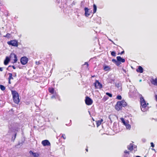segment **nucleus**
<instances>
[{
  "label": "nucleus",
  "instance_id": "obj_53",
  "mask_svg": "<svg viewBox=\"0 0 157 157\" xmlns=\"http://www.w3.org/2000/svg\"><path fill=\"white\" fill-rule=\"evenodd\" d=\"M6 16H9V13H7L6 14Z\"/></svg>",
  "mask_w": 157,
  "mask_h": 157
},
{
  "label": "nucleus",
  "instance_id": "obj_16",
  "mask_svg": "<svg viewBox=\"0 0 157 157\" xmlns=\"http://www.w3.org/2000/svg\"><path fill=\"white\" fill-rule=\"evenodd\" d=\"M13 99L14 102L17 104H18L20 101L19 98V96L17 97H16L15 98H13Z\"/></svg>",
  "mask_w": 157,
  "mask_h": 157
},
{
  "label": "nucleus",
  "instance_id": "obj_51",
  "mask_svg": "<svg viewBox=\"0 0 157 157\" xmlns=\"http://www.w3.org/2000/svg\"><path fill=\"white\" fill-rule=\"evenodd\" d=\"M8 83L9 84H11V82H10V80L8 79Z\"/></svg>",
  "mask_w": 157,
  "mask_h": 157
},
{
  "label": "nucleus",
  "instance_id": "obj_29",
  "mask_svg": "<svg viewBox=\"0 0 157 157\" xmlns=\"http://www.w3.org/2000/svg\"><path fill=\"white\" fill-rule=\"evenodd\" d=\"M10 35L11 34L10 33H7L6 35L4 36H3L9 38H10Z\"/></svg>",
  "mask_w": 157,
  "mask_h": 157
},
{
  "label": "nucleus",
  "instance_id": "obj_12",
  "mask_svg": "<svg viewBox=\"0 0 157 157\" xmlns=\"http://www.w3.org/2000/svg\"><path fill=\"white\" fill-rule=\"evenodd\" d=\"M25 141V138L24 137H22L21 139V142H19L16 145V146L18 147L19 146H21L23 145Z\"/></svg>",
  "mask_w": 157,
  "mask_h": 157
},
{
  "label": "nucleus",
  "instance_id": "obj_22",
  "mask_svg": "<svg viewBox=\"0 0 157 157\" xmlns=\"http://www.w3.org/2000/svg\"><path fill=\"white\" fill-rule=\"evenodd\" d=\"M93 13H95L97 10V6L94 4H93Z\"/></svg>",
  "mask_w": 157,
  "mask_h": 157
},
{
  "label": "nucleus",
  "instance_id": "obj_7",
  "mask_svg": "<svg viewBox=\"0 0 157 157\" xmlns=\"http://www.w3.org/2000/svg\"><path fill=\"white\" fill-rule=\"evenodd\" d=\"M85 102L86 105H89L92 104L93 101L90 97L86 96L85 98Z\"/></svg>",
  "mask_w": 157,
  "mask_h": 157
},
{
  "label": "nucleus",
  "instance_id": "obj_50",
  "mask_svg": "<svg viewBox=\"0 0 157 157\" xmlns=\"http://www.w3.org/2000/svg\"><path fill=\"white\" fill-rule=\"evenodd\" d=\"M85 64L87 65V66H88L89 65V64L87 62H86L85 63Z\"/></svg>",
  "mask_w": 157,
  "mask_h": 157
},
{
  "label": "nucleus",
  "instance_id": "obj_32",
  "mask_svg": "<svg viewBox=\"0 0 157 157\" xmlns=\"http://www.w3.org/2000/svg\"><path fill=\"white\" fill-rule=\"evenodd\" d=\"M106 95H107L109 97H112V94L111 93H109V92H106L105 93Z\"/></svg>",
  "mask_w": 157,
  "mask_h": 157
},
{
  "label": "nucleus",
  "instance_id": "obj_34",
  "mask_svg": "<svg viewBox=\"0 0 157 157\" xmlns=\"http://www.w3.org/2000/svg\"><path fill=\"white\" fill-rule=\"evenodd\" d=\"M127 129H130L131 128V126L130 124H128L126 126H125Z\"/></svg>",
  "mask_w": 157,
  "mask_h": 157
},
{
  "label": "nucleus",
  "instance_id": "obj_11",
  "mask_svg": "<svg viewBox=\"0 0 157 157\" xmlns=\"http://www.w3.org/2000/svg\"><path fill=\"white\" fill-rule=\"evenodd\" d=\"M11 93L13 96V98H16L19 96V95L18 92L15 90H12Z\"/></svg>",
  "mask_w": 157,
  "mask_h": 157
},
{
  "label": "nucleus",
  "instance_id": "obj_48",
  "mask_svg": "<svg viewBox=\"0 0 157 157\" xmlns=\"http://www.w3.org/2000/svg\"><path fill=\"white\" fill-rule=\"evenodd\" d=\"M3 71V68L0 67V71Z\"/></svg>",
  "mask_w": 157,
  "mask_h": 157
},
{
  "label": "nucleus",
  "instance_id": "obj_58",
  "mask_svg": "<svg viewBox=\"0 0 157 157\" xmlns=\"http://www.w3.org/2000/svg\"><path fill=\"white\" fill-rule=\"evenodd\" d=\"M9 67H8L7 68H6V70H9Z\"/></svg>",
  "mask_w": 157,
  "mask_h": 157
},
{
  "label": "nucleus",
  "instance_id": "obj_2",
  "mask_svg": "<svg viewBox=\"0 0 157 157\" xmlns=\"http://www.w3.org/2000/svg\"><path fill=\"white\" fill-rule=\"evenodd\" d=\"M17 130L14 128H9V129L8 131V133L10 132H13V135H12L11 138V141L13 142H14V140L16 137L17 134Z\"/></svg>",
  "mask_w": 157,
  "mask_h": 157
},
{
  "label": "nucleus",
  "instance_id": "obj_1",
  "mask_svg": "<svg viewBox=\"0 0 157 157\" xmlns=\"http://www.w3.org/2000/svg\"><path fill=\"white\" fill-rule=\"evenodd\" d=\"M14 57V59H13V62H12V63H16L17 61V57L16 54L14 53H11L9 56H6L4 61V64L5 65H7L9 62L10 61L11 58H13V57Z\"/></svg>",
  "mask_w": 157,
  "mask_h": 157
},
{
  "label": "nucleus",
  "instance_id": "obj_49",
  "mask_svg": "<svg viewBox=\"0 0 157 157\" xmlns=\"http://www.w3.org/2000/svg\"><path fill=\"white\" fill-rule=\"evenodd\" d=\"M100 122L101 123V122L103 121V120L102 119H101V120H99Z\"/></svg>",
  "mask_w": 157,
  "mask_h": 157
},
{
  "label": "nucleus",
  "instance_id": "obj_47",
  "mask_svg": "<svg viewBox=\"0 0 157 157\" xmlns=\"http://www.w3.org/2000/svg\"><path fill=\"white\" fill-rule=\"evenodd\" d=\"M12 67L14 69H16V67L14 65L12 66Z\"/></svg>",
  "mask_w": 157,
  "mask_h": 157
},
{
  "label": "nucleus",
  "instance_id": "obj_9",
  "mask_svg": "<svg viewBox=\"0 0 157 157\" xmlns=\"http://www.w3.org/2000/svg\"><path fill=\"white\" fill-rule=\"evenodd\" d=\"M116 59L117 60L118 66H119L122 63H124L125 61L124 58H123L120 56H117Z\"/></svg>",
  "mask_w": 157,
  "mask_h": 157
},
{
  "label": "nucleus",
  "instance_id": "obj_41",
  "mask_svg": "<svg viewBox=\"0 0 157 157\" xmlns=\"http://www.w3.org/2000/svg\"><path fill=\"white\" fill-rule=\"evenodd\" d=\"M124 50H123L121 52L118 53V55H119V54H120V55H121L124 54Z\"/></svg>",
  "mask_w": 157,
  "mask_h": 157
},
{
  "label": "nucleus",
  "instance_id": "obj_55",
  "mask_svg": "<svg viewBox=\"0 0 157 157\" xmlns=\"http://www.w3.org/2000/svg\"><path fill=\"white\" fill-rule=\"evenodd\" d=\"M86 151H88V149L87 148H86Z\"/></svg>",
  "mask_w": 157,
  "mask_h": 157
},
{
  "label": "nucleus",
  "instance_id": "obj_63",
  "mask_svg": "<svg viewBox=\"0 0 157 157\" xmlns=\"http://www.w3.org/2000/svg\"><path fill=\"white\" fill-rule=\"evenodd\" d=\"M93 120L94 121V119L93 118Z\"/></svg>",
  "mask_w": 157,
  "mask_h": 157
},
{
  "label": "nucleus",
  "instance_id": "obj_20",
  "mask_svg": "<svg viewBox=\"0 0 157 157\" xmlns=\"http://www.w3.org/2000/svg\"><path fill=\"white\" fill-rule=\"evenodd\" d=\"M49 92L52 94H53L55 92V89L53 87H49L48 89Z\"/></svg>",
  "mask_w": 157,
  "mask_h": 157
},
{
  "label": "nucleus",
  "instance_id": "obj_15",
  "mask_svg": "<svg viewBox=\"0 0 157 157\" xmlns=\"http://www.w3.org/2000/svg\"><path fill=\"white\" fill-rule=\"evenodd\" d=\"M151 83L157 86V78H156L155 79L152 78L151 80Z\"/></svg>",
  "mask_w": 157,
  "mask_h": 157
},
{
  "label": "nucleus",
  "instance_id": "obj_19",
  "mask_svg": "<svg viewBox=\"0 0 157 157\" xmlns=\"http://www.w3.org/2000/svg\"><path fill=\"white\" fill-rule=\"evenodd\" d=\"M133 144H132L131 143L128 146L127 148L130 151H132L133 149Z\"/></svg>",
  "mask_w": 157,
  "mask_h": 157
},
{
  "label": "nucleus",
  "instance_id": "obj_17",
  "mask_svg": "<svg viewBox=\"0 0 157 157\" xmlns=\"http://www.w3.org/2000/svg\"><path fill=\"white\" fill-rule=\"evenodd\" d=\"M103 70L105 71H109L110 70V67L108 65H105L103 66Z\"/></svg>",
  "mask_w": 157,
  "mask_h": 157
},
{
  "label": "nucleus",
  "instance_id": "obj_25",
  "mask_svg": "<svg viewBox=\"0 0 157 157\" xmlns=\"http://www.w3.org/2000/svg\"><path fill=\"white\" fill-rule=\"evenodd\" d=\"M112 61L117 66H118V62L117 59H113L112 60Z\"/></svg>",
  "mask_w": 157,
  "mask_h": 157
},
{
  "label": "nucleus",
  "instance_id": "obj_4",
  "mask_svg": "<svg viewBox=\"0 0 157 157\" xmlns=\"http://www.w3.org/2000/svg\"><path fill=\"white\" fill-rule=\"evenodd\" d=\"M7 44L9 45L17 47L18 46V42L16 40H10L7 42Z\"/></svg>",
  "mask_w": 157,
  "mask_h": 157
},
{
  "label": "nucleus",
  "instance_id": "obj_62",
  "mask_svg": "<svg viewBox=\"0 0 157 157\" xmlns=\"http://www.w3.org/2000/svg\"><path fill=\"white\" fill-rule=\"evenodd\" d=\"M70 122L71 121V120H70Z\"/></svg>",
  "mask_w": 157,
  "mask_h": 157
},
{
  "label": "nucleus",
  "instance_id": "obj_31",
  "mask_svg": "<svg viewBox=\"0 0 157 157\" xmlns=\"http://www.w3.org/2000/svg\"><path fill=\"white\" fill-rule=\"evenodd\" d=\"M96 125L97 127L99 126L101 124V123L99 120L96 121Z\"/></svg>",
  "mask_w": 157,
  "mask_h": 157
},
{
  "label": "nucleus",
  "instance_id": "obj_21",
  "mask_svg": "<svg viewBox=\"0 0 157 157\" xmlns=\"http://www.w3.org/2000/svg\"><path fill=\"white\" fill-rule=\"evenodd\" d=\"M120 119L121 120L122 122L123 123V124L125 126H126L127 124H128V121H127V122H126L123 118L121 117L120 118Z\"/></svg>",
  "mask_w": 157,
  "mask_h": 157
},
{
  "label": "nucleus",
  "instance_id": "obj_35",
  "mask_svg": "<svg viewBox=\"0 0 157 157\" xmlns=\"http://www.w3.org/2000/svg\"><path fill=\"white\" fill-rule=\"evenodd\" d=\"M39 156V154L36 152H35L34 154L33 155V156L34 157H38Z\"/></svg>",
  "mask_w": 157,
  "mask_h": 157
},
{
  "label": "nucleus",
  "instance_id": "obj_52",
  "mask_svg": "<svg viewBox=\"0 0 157 157\" xmlns=\"http://www.w3.org/2000/svg\"><path fill=\"white\" fill-rule=\"evenodd\" d=\"M123 71L124 72H125V73H126V71L124 70V69H123Z\"/></svg>",
  "mask_w": 157,
  "mask_h": 157
},
{
  "label": "nucleus",
  "instance_id": "obj_45",
  "mask_svg": "<svg viewBox=\"0 0 157 157\" xmlns=\"http://www.w3.org/2000/svg\"><path fill=\"white\" fill-rule=\"evenodd\" d=\"M155 99L157 102V94H155Z\"/></svg>",
  "mask_w": 157,
  "mask_h": 157
},
{
  "label": "nucleus",
  "instance_id": "obj_61",
  "mask_svg": "<svg viewBox=\"0 0 157 157\" xmlns=\"http://www.w3.org/2000/svg\"><path fill=\"white\" fill-rule=\"evenodd\" d=\"M13 59H14V57H13V58H11V59H12L13 60Z\"/></svg>",
  "mask_w": 157,
  "mask_h": 157
},
{
  "label": "nucleus",
  "instance_id": "obj_44",
  "mask_svg": "<svg viewBox=\"0 0 157 157\" xmlns=\"http://www.w3.org/2000/svg\"><path fill=\"white\" fill-rule=\"evenodd\" d=\"M83 4H84V2L83 1H82L81 3V6H82L83 5Z\"/></svg>",
  "mask_w": 157,
  "mask_h": 157
},
{
  "label": "nucleus",
  "instance_id": "obj_56",
  "mask_svg": "<svg viewBox=\"0 0 157 157\" xmlns=\"http://www.w3.org/2000/svg\"><path fill=\"white\" fill-rule=\"evenodd\" d=\"M135 157H141L140 156L137 155V156H136Z\"/></svg>",
  "mask_w": 157,
  "mask_h": 157
},
{
  "label": "nucleus",
  "instance_id": "obj_24",
  "mask_svg": "<svg viewBox=\"0 0 157 157\" xmlns=\"http://www.w3.org/2000/svg\"><path fill=\"white\" fill-rule=\"evenodd\" d=\"M8 75H9V77L8 78V79L11 80V79H13V77L12 74V73H9Z\"/></svg>",
  "mask_w": 157,
  "mask_h": 157
},
{
  "label": "nucleus",
  "instance_id": "obj_8",
  "mask_svg": "<svg viewBox=\"0 0 157 157\" xmlns=\"http://www.w3.org/2000/svg\"><path fill=\"white\" fill-rule=\"evenodd\" d=\"M28 61V59L26 56H23L20 59V62L23 65H25Z\"/></svg>",
  "mask_w": 157,
  "mask_h": 157
},
{
  "label": "nucleus",
  "instance_id": "obj_60",
  "mask_svg": "<svg viewBox=\"0 0 157 157\" xmlns=\"http://www.w3.org/2000/svg\"><path fill=\"white\" fill-rule=\"evenodd\" d=\"M142 81V80L141 79H140L139 80V82H141Z\"/></svg>",
  "mask_w": 157,
  "mask_h": 157
},
{
  "label": "nucleus",
  "instance_id": "obj_5",
  "mask_svg": "<svg viewBox=\"0 0 157 157\" xmlns=\"http://www.w3.org/2000/svg\"><path fill=\"white\" fill-rule=\"evenodd\" d=\"M122 101H118L117 102L116 104L115 105V108L117 111H119L122 109Z\"/></svg>",
  "mask_w": 157,
  "mask_h": 157
},
{
  "label": "nucleus",
  "instance_id": "obj_57",
  "mask_svg": "<svg viewBox=\"0 0 157 157\" xmlns=\"http://www.w3.org/2000/svg\"><path fill=\"white\" fill-rule=\"evenodd\" d=\"M109 120H111V118H110V116H109Z\"/></svg>",
  "mask_w": 157,
  "mask_h": 157
},
{
  "label": "nucleus",
  "instance_id": "obj_3",
  "mask_svg": "<svg viewBox=\"0 0 157 157\" xmlns=\"http://www.w3.org/2000/svg\"><path fill=\"white\" fill-rule=\"evenodd\" d=\"M140 100L141 106L143 108H146L148 105V103H146L145 100L141 95H140Z\"/></svg>",
  "mask_w": 157,
  "mask_h": 157
},
{
  "label": "nucleus",
  "instance_id": "obj_6",
  "mask_svg": "<svg viewBox=\"0 0 157 157\" xmlns=\"http://www.w3.org/2000/svg\"><path fill=\"white\" fill-rule=\"evenodd\" d=\"M94 86L96 89H101L103 87L102 84L98 80L95 81L94 83Z\"/></svg>",
  "mask_w": 157,
  "mask_h": 157
},
{
  "label": "nucleus",
  "instance_id": "obj_42",
  "mask_svg": "<svg viewBox=\"0 0 157 157\" xmlns=\"http://www.w3.org/2000/svg\"><path fill=\"white\" fill-rule=\"evenodd\" d=\"M151 146L152 147H154L155 145H154V143L153 142H151Z\"/></svg>",
  "mask_w": 157,
  "mask_h": 157
},
{
  "label": "nucleus",
  "instance_id": "obj_26",
  "mask_svg": "<svg viewBox=\"0 0 157 157\" xmlns=\"http://www.w3.org/2000/svg\"><path fill=\"white\" fill-rule=\"evenodd\" d=\"M121 101H122V106L123 107H125L126 106H127V103L124 100H122Z\"/></svg>",
  "mask_w": 157,
  "mask_h": 157
},
{
  "label": "nucleus",
  "instance_id": "obj_27",
  "mask_svg": "<svg viewBox=\"0 0 157 157\" xmlns=\"http://www.w3.org/2000/svg\"><path fill=\"white\" fill-rule=\"evenodd\" d=\"M109 99V97L107 96H104L102 100L103 102H105Z\"/></svg>",
  "mask_w": 157,
  "mask_h": 157
},
{
  "label": "nucleus",
  "instance_id": "obj_38",
  "mask_svg": "<svg viewBox=\"0 0 157 157\" xmlns=\"http://www.w3.org/2000/svg\"><path fill=\"white\" fill-rule=\"evenodd\" d=\"M12 74L13 77H16L17 76V73L16 72H13Z\"/></svg>",
  "mask_w": 157,
  "mask_h": 157
},
{
  "label": "nucleus",
  "instance_id": "obj_54",
  "mask_svg": "<svg viewBox=\"0 0 157 157\" xmlns=\"http://www.w3.org/2000/svg\"><path fill=\"white\" fill-rule=\"evenodd\" d=\"M141 110L143 112L144 111H145V109H143V110H142V109L141 108Z\"/></svg>",
  "mask_w": 157,
  "mask_h": 157
},
{
  "label": "nucleus",
  "instance_id": "obj_46",
  "mask_svg": "<svg viewBox=\"0 0 157 157\" xmlns=\"http://www.w3.org/2000/svg\"><path fill=\"white\" fill-rule=\"evenodd\" d=\"M109 40L111 41L113 44H115L113 42V41H112L110 39H109Z\"/></svg>",
  "mask_w": 157,
  "mask_h": 157
},
{
  "label": "nucleus",
  "instance_id": "obj_36",
  "mask_svg": "<svg viewBox=\"0 0 157 157\" xmlns=\"http://www.w3.org/2000/svg\"><path fill=\"white\" fill-rule=\"evenodd\" d=\"M115 81L114 79H110L109 80V82L111 84L113 83Z\"/></svg>",
  "mask_w": 157,
  "mask_h": 157
},
{
  "label": "nucleus",
  "instance_id": "obj_40",
  "mask_svg": "<svg viewBox=\"0 0 157 157\" xmlns=\"http://www.w3.org/2000/svg\"><path fill=\"white\" fill-rule=\"evenodd\" d=\"M61 137L63 138L64 140H65L66 138V137L65 136V135L64 134H62Z\"/></svg>",
  "mask_w": 157,
  "mask_h": 157
},
{
  "label": "nucleus",
  "instance_id": "obj_18",
  "mask_svg": "<svg viewBox=\"0 0 157 157\" xmlns=\"http://www.w3.org/2000/svg\"><path fill=\"white\" fill-rule=\"evenodd\" d=\"M124 157H130L129 151L126 150L124 151Z\"/></svg>",
  "mask_w": 157,
  "mask_h": 157
},
{
  "label": "nucleus",
  "instance_id": "obj_14",
  "mask_svg": "<svg viewBox=\"0 0 157 157\" xmlns=\"http://www.w3.org/2000/svg\"><path fill=\"white\" fill-rule=\"evenodd\" d=\"M144 69L143 67L140 66H138V68L136 69V71L137 72L142 73L143 72Z\"/></svg>",
  "mask_w": 157,
  "mask_h": 157
},
{
  "label": "nucleus",
  "instance_id": "obj_23",
  "mask_svg": "<svg viewBox=\"0 0 157 157\" xmlns=\"http://www.w3.org/2000/svg\"><path fill=\"white\" fill-rule=\"evenodd\" d=\"M58 94L56 93H55L53 94V95H52V96L51 97V98L52 99H53V98H58Z\"/></svg>",
  "mask_w": 157,
  "mask_h": 157
},
{
  "label": "nucleus",
  "instance_id": "obj_43",
  "mask_svg": "<svg viewBox=\"0 0 157 157\" xmlns=\"http://www.w3.org/2000/svg\"><path fill=\"white\" fill-rule=\"evenodd\" d=\"M142 141L143 143H145L146 142V140L145 139L143 138L142 139Z\"/></svg>",
  "mask_w": 157,
  "mask_h": 157
},
{
  "label": "nucleus",
  "instance_id": "obj_33",
  "mask_svg": "<svg viewBox=\"0 0 157 157\" xmlns=\"http://www.w3.org/2000/svg\"><path fill=\"white\" fill-rule=\"evenodd\" d=\"M117 99L121 100L122 99V97L120 95H118L116 98Z\"/></svg>",
  "mask_w": 157,
  "mask_h": 157
},
{
  "label": "nucleus",
  "instance_id": "obj_28",
  "mask_svg": "<svg viewBox=\"0 0 157 157\" xmlns=\"http://www.w3.org/2000/svg\"><path fill=\"white\" fill-rule=\"evenodd\" d=\"M0 89L2 91H4L5 90L6 87L2 85H0Z\"/></svg>",
  "mask_w": 157,
  "mask_h": 157
},
{
  "label": "nucleus",
  "instance_id": "obj_13",
  "mask_svg": "<svg viewBox=\"0 0 157 157\" xmlns=\"http://www.w3.org/2000/svg\"><path fill=\"white\" fill-rule=\"evenodd\" d=\"M89 9L88 8L85 7L84 8L85 15L86 17H88L90 15V13H89Z\"/></svg>",
  "mask_w": 157,
  "mask_h": 157
},
{
  "label": "nucleus",
  "instance_id": "obj_37",
  "mask_svg": "<svg viewBox=\"0 0 157 157\" xmlns=\"http://www.w3.org/2000/svg\"><path fill=\"white\" fill-rule=\"evenodd\" d=\"M115 86L118 88H119L120 86V85L119 83H117L115 84Z\"/></svg>",
  "mask_w": 157,
  "mask_h": 157
},
{
  "label": "nucleus",
  "instance_id": "obj_30",
  "mask_svg": "<svg viewBox=\"0 0 157 157\" xmlns=\"http://www.w3.org/2000/svg\"><path fill=\"white\" fill-rule=\"evenodd\" d=\"M116 52L115 51L111 52V54L112 56H116Z\"/></svg>",
  "mask_w": 157,
  "mask_h": 157
},
{
  "label": "nucleus",
  "instance_id": "obj_10",
  "mask_svg": "<svg viewBox=\"0 0 157 157\" xmlns=\"http://www.w3.org/2000/svg\"><path fill=\"white\" fill-rule=\"evenodd\" d=\"M41 144L44 146H49L51 145L50 142L47 140H43L41 142Z\"/></svg>",
  "mask_w": 157,
  "mask_h": 157
},
{
  "label": "nucleus",
  "instance_id": "obj_59",
  "mask_svg": "<svg viewBox=\"0 0 157 157\" xmlns=\"http://www.w3.org/2000/svg\"><path fill=\"white\" fill-rule=\"evenodd\" d=\"M12 67V66H11V65H9V66H8V67Z\"/></svg>",
  "mask_w": 157,
  "mask_h": 157
},
{
  "label": "nucleus",
  "instance_id": "obj_39",
  "mask_svg": "<svg viewBox=\"0 0 157 157\" xmlns=\"http://www.w3.org/2000/svg\"><path fill=\"white\" fill-rule=\"evenodd\" d=\"M35 152H33L32 151H29V153L31 155H32L33 156V155L34 154Z\"/></svg>",
  "mask_w": 157,
  "mask_h": 157
}]
</instances>
